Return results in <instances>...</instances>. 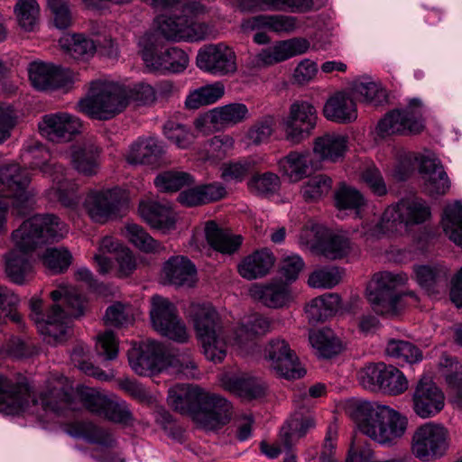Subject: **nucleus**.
<instances>
[{"instance_id": "nucleus-1", "label": "nucleus", "mask_w": 462, "mask_h": 462, "mask_svg": "<svg viewBox=\"0 0 462 462\" xmlns=\"http://www.w3.org/2000/svg\"><path fill=\"white\" fill-rule=\"evenodd\" d=\"M67 233L66 224L53 214L34 215L23 221L11 235L13 248L3 255L6 276L15 284H24L32 272L30 254Z\"/></svg>"}, {"instance_id": "nucleus-2", "label": "nucleus", "mask_w": 462, "mask_h": 462, "mask_svg": "<svg viewBox=\"0 0 462 462\" xmlns=\"http://www.w3.org/2000/svg\"><path fill=\"white\" fill-rule=\"evenodd\" d=\"M51 298L53 304L45 318L42 313V300L31 299V319L36 322L47 343L58 344L65 341L69 335L70 319L83 315L85 301L75 289L63 286L52 291Z\"/></svg>"}, {"instance_id": "nucleus-3", "label": "nucleus", "mask_w": 462, "mask_h": 462, "mask_svg": "<svg viewBox=\"0 0 462 462\" xmlns=\"http://www.w3.org/2000/svg\"><path fill=\"white\" fill-rule=\"evenodd\" d=\"M169 404L180 413L193 412L194 420L204 430H213L226 424L231 403L222 396L198 385H181L169 390Z\"/></svg>"}, {"instance_id": "nucleus-4", "label": "nucleus", "mask_w": 462, "mask_h": 462, "mask_svg": "<svg viewBox=\"0 0 462 462\" xmlns=\"http://www.w3.org/2000/svg\"><path fill=\"white\" fill-rule=\"evenodd\" d=\"M358 430L382 445H392L407 429V419L389 406L356 401L347 408Z\"/></svg>"}, {"instance_id": "nucleus-5", "label": "nucleus", "mask_w": 462, "mask_h": 462, "mask_svg": "<svg viewBox=\"0 0 462 462\" xmlns=\"http://www.w3.org/2000/svg\"><path fill=\"white\" fill-rule=\"evenodd\" d=\"M180 0H151V5L159 9H172L170 14L157 17L160 33L167 40L199 41L210 32L208 25L197 23L196 19L207 13V7L199 1H189L178 7Z\"/></svg>"}, {"instance_id": "nucleus-6", "label": "nucleus", "mask_w": 462, "mask_h": 462, "mask_svg": "<svg viewBox=\"0 0 462 462\" xmlns=\"http://www.w3.org/2000/svg\"><path fill=\"white\" fill-rule=\"evenodd\" d=\"M128 360L139 375H150L172 367L186 377H198V366L189 352L170 354L162 344L156 341H148L139 350L129 352Z\"/></svg>"}, {"instance_id": "nucleus-7", "label": "nucleus", "mask_w": 462, "mask_h": 462, "mask_svg": "<svg viewBox=\"0 0 462 462\" xmlns=\"http://www.w3.org/2000/svg\"><path fill=\"white\" fill-rule=\"evenodd\" d=\"M190 318L205 357L215 364L222 363L233 337L227 336L216 309L210 304H194Z\"/></svg>"}, {"instance_id": "nucleus-8", "label": "nucleus", "mask_w": 462, "mask_h": 462, "mask_svg": "<svg viewBox=\"0 0 462 462\" xmlns=\"http://www.w3.org/2000/svg\"><path fill=\"white\" fill-rule=\"evenodd\" d=\"M430 217V208L421 198L411 197L401 199L396 205L389 206L374 225H362L361 236L379 238L383 235L397 232L402 225L412 226L425 222Z\"/></svg>"}, {"instance_id": "nucleus-9", "label": "nucleus", "mask_w": 462, "mask_h": 462, "mask_svg": "<svg viewBox=\"0 0 462 462\" xmlns=\"http://www.w3.org/2000/svg\"><path fill=\"white\" fill-rule=\"evenodd\" d=\"M78 107L93 119H112L127 107V88L113 81H92L88 96L78 103Z\"/></svg>"}, {"instance_id": "nucleus-10", "label": "nucleus", "mask_w": 462, "mask_h": 462, "mask_svg": "<svg viewBox=\"0 0 462 462\" xmlns=\"http://www.w3.org/2000/svg\"><path fill=\"white\" fill-rule=\"evenodd\" d=\"M406 282L407 276L403 273H374L366 288V298L373 310L379 315H397L402 308V294L397 289Z\"/></svg>"}, {"instance_id": "nucleus-11", "label": "nucleus", "mask_w": 462, "mask_h": 462, "mask_svg": "<svg viewBox=\"0 0 462 462\" xmlns=\"http://www.w3.org/2000/svg\"><path fill=\"white\" fill-rule=\"evenodd\" d=\"M300 244L312 254L329 260L341 259L352 250V243L344 235L330 232L319 224L307 225L300 232Z\"/></svg>"}, {"instance_id": "nucleus-12", "label": "nucleus", "mask_w": 462, "mask_h": 462, "mask_svg": "<svg viewBox=\"0 0 462 462\" xmlns=\"http://www.w3.org/2000/svg\"><path fill=\"white\" fill-rule=\"evenodd\" d=\"M139 45L142 48V58L152 70L179 73L188 67V55L178 47H170L159 53L162 41L157 33L144 34L140 39Z\"/></svg>"}, {"instance_id": "nucleus-13", "label": "nucleus", "mask_w": 462, "mask_h": 462, "mask_svg": "<svg viewBox=\"0 0 462 462\" xmlns=\"http://www.w3.org/2000/svg\"><path fill=\"white\" fill-rule=\"evenodd\" d=\"M28 172L18 164L0 166V197L13 199L17 214L24 215L32 205L33 193L29 190Z\"/></svg>"}, {"instance_id": "nucleus-14", "label": "nucleus", "mask_w": 462, "mask_h": 462, "mask_svg": "<svg viewBox=\"0 0 462 462\" xmlns=\"http://www.w3.org/2000/svg\"><path fill=\"white\" fill-rule=\"evenodd\" d=\"M151 302L150 316L153 328L170 339L186 342L189 339L187 328L179 318L175 305L159 295L152 296Z\"/></svg>"}, {"instance_id": "nucleus-15", "label": "nucleus", "mask_w": 462, "mask_h": 462, "mask_svg": "<svg viewBox=\"0 0 462 462\" xmlns=\"http://www.w3.org/2000/svg\"><path fill=\"white\" fill-rule=\"evenodd\" d=\"M448 433L440 424L426 422L418 427L411 440L412 454L422 461L442 457L448 448Z\"/></svg>"}, {"instance_id": "nucleus-16", "label": "nucleus", "mask_w": 462, "mask_h": 462, "mask_svg": "<svg viewBox=\"0 0 462 462\" xmlns=\"http://www.w3.org/2000/svg\"><path fill=\"white\" fill-rule=\"evenodd\" d=\"M423 128L422 104L417 98L411 99L404 109L391 111L377 125V132L381 136L419 134Z\"/></svg>"}, {"instance_id": "nucleus-17", "label": "nucleus", "mask_w": 462, "mask_h": 462, "mask_svg": "<svg viewBox=\"0 0 462 462\" xmlns=\"http://www.w3.org/2000/svg\"><path fill=\"white\" fill-rule=\"evenodd\" d=\"M264 357L270 362V367L286 379L300 378L306 373L300 367L295 352L282 338H273L268 342L264 348Z\"/></svg>"}, {"instance_id": "nucleus-18", "label": "nucleus", "mask_w": 462, "mask_h": 462, "mask_svg": "<svg viewBox=\"0 0 462 462\" xmlns=\"http://www.w3.org/2000/svg\"><path fill=\"white\" fill-rule=\"evenodd\" d=\"M309 48L310 42L302 38L281 41L273 46L263 49L257 54L250 57L247 65L251 69H261L284 61L291 57L303 54Z\"/></svg>"}, {"instance_id": "nucleus-19", "label": "nucleus", "mask_w": 462, "mask_h": 462, "mask_svg": "<svg viewBox=\"0 0 462 462\" xmlns=\"http://www.w3.org/2000/svg\"><path fill=\"white\" fill-rule=\"evenodd\" d=\"M317 122V111L307 101L293 103L283 121L286 140L297 144L309 137Z\"/></svg>"}, {"instance_id": "nucleus-20", "label": "nucleus", "mask_w": 462, "mask_h": 462, "mask_svg": "<svg viewBox=\"0 0 462 462\" xmlns=\"http://www.w3.org/2000/svg\"><path fill=\"white\" fill-rule=\"evenodd\" d=\"M236 57L232 49L223 43L210 44L199 51L198 67L215 76H226L236 71Z\"/></svg>"}, {"instance_id": "nucleus-21", "label": "nucleus", "mask_w": 462, "mask_h": 462, "mask_svg": "<svg viewBox=\"0 0 462 462\" xmlns=\"http://www.w3.org/2000/svg\"><path fill=\"white\" fill-rule=\"evenodd\" d=\"M445 406L442 390L430 379L421 378L412 393V410L421 419H430L439 414Z\"/></svg>"}, {"instance_id": "nucleus-22", "label": "nucleus", "mask_w": 462, "mask_h": 462, "mask_svg": "<svg viewBox=\"0 0 462 462\" xmlns=\"http://www.w3.org/2000/svg\"><path fill=\"white\" fill-rule=\"evenodd\" d=\"M29 78L39 90L67 88L73 82L72 72L50 63L34 61L29 65Z\"/></svg>"}, {"instance_id": "nucleus-23", "label": "nucleus", "mask_w": 462, "mask_h": 462, "mask_svg": "<svg viewBox=\"0 0 462 462\" xmlns=\"http://www.w3.org/2000/svg\"><path fill=\"white\" fill-rule=\"evenodd\" d=\"M37 403L27 384L0 374V412L14 415L23 411L30 403Z\"/></svg>"}, {"instance_id": "nucleus-24", "label": "nucleus", "mask_w": 462, "mask_h": 462, "mask_svg": "<svg viewBox=\"0 0 462 462\" xmlns=\"http://www.w3.org/2000/svg\"><path fill=\"white\" fill-rule=\"evenodd\" d=\"M80 128V120L68 113L46 115L39 123L40 131L51 142L69 141Z\"/></svg>"}, {"instance_id": "nucleus-25", "label": "nucleus", "mask_w": 462, "mask_h": 462, "mask_svg": "<svg viewBox=\"0 0 462 462\" xmlns=\"http://www.w3.org/2000/svg\"><path fill=\"white\" fill-rule=\"evenodd\" d=\"M123 195L119 189L90 192L85 200L89 217L95 222H106L118 209Z\"/></svg>"}, {"instance_id": "nucleus-26", "label": "nucleus", "mask_w": 462, "mask_h": 462, "mask_svg": "<svg viewBox=\"0 0 462 462\" xmlns=\"http://www.w3.org/2000/svg\"><path fill=\"white\" fill-rule=\"evenodd\" d=\"M420 172L425 192L430 196L445 195L450 189V180L440 161L436 157L421 158Z\"/></svg>"}, {"instance_id": "nucleus-27", "label": "nucleus", "mask_w": 462, "mask_h": 462, "mask_svg": "<svg viewBox=\"0 0 462 462\" xmlns=\"http://www.w3.org/2000/svg\"><path fill=\"white\" fill-rule=\"evenodd\" d=\"M162 277L176 287H192L197 282V270L187 257L172 256L163 263Z\"/></svg>"}, {"instance_id": "nucleus-28", "label": "nucleus", "mask_w": 462, "mask_h": 462, "mask_svg": "<svg viewBox=\"0 0 462 462\" xmlns=\"http://www.w3.org/2000/svg\"><path fill=\"white\" fill-rule=\"evenodd\" d=\"M413 272L417 282L430 296H437L446 290L449 270L445 265H417Z\"/></svg>"}, {"instance_id": "nucleus-29", "label": "nucleus", "mask_w": 462, "mask_h": 462, "mask_svg": "<svg viewBox=\"0 0 462 462\" xmlns=\"http://www.w3.org/2000/svg\"><path fill=\"white\" fill-rule=\"evenodd\" d=\"M139 214L151 227L167 233L175 228L176 219L168 204L157 201H142L139 205Z\"/></svg>"}, {"instance_id": "nucleus-30", "label": "nucleus", "mask_w": 462, "mask_h": 462, "mask_svg": "<svg viewBox=\"0 0 462 462\" xmlns=\"http://www.w3.org/2000/svg\"><path fill=\"white\" fill-rule=\"evenodd\" d=\"M274 262L275 257L270 250H256L241 261L238 264V273L249 281L259 279L269 273Z\"/></svg>"}, {"instance_id": "nucleus-31", "label": "nucleus", "mask_w": 462, "mask_h": 462, "mask_svg": "<svg viewBox=\"0 0 462 462\" xmlns=\"http://www.w3.org/2000/svg\"><path fill=\"white\" fill-rule=\"evenodd\" d=\"M278 166L282 174L291 182H298L310 175L312 160L309 151H292L279 160Z\"/></svg>"}, {"instance_id": "nucleus-32", "label": "nucleus", "mask_w": 462, "mask_h": 462, "mask_svg": "<svg viewBox=\"0 0 462 462\" xmlns=\"http://www.w3.org/2000/svg\"><path fill=\"white\" fill-rule=\"evenodd\" d=\"M323 112L327 119L341 124L350 123L357 118L356 103L346 92H337L329 97Z\"/></svg>"}, {"instance_id": "nucleus-33", "label": "nucleus", "mask_w": 462, "mask_h": 462, "mask_svg": "<svg viewBox=\"0 0 462 462\" xmlns=\"http://www.w3.org/2000/svg\"><path fill=\"white\" fill-rule=\"evenodd\" d=\"M347 138L344 135L328 133L317 137L313 143V153L323 162H337L344 157Z\"/></svg>"}, {"instance_id": "nucleus-34", "label": "nucleus", "mask_w": 462, "mask_h": 462, "mask_svg": "<svg viewBox=\"0 0 462 462\" xmlns=\"http://www.w3.org/2000/svg\"><path fill=\"white\" fill-rule=\"evenodd\" d=\"M205 236L209 245L222 254H234L240 247L243 238L232 235L228 230L221 228L215 221H208L205 225Z\"/></svg>"}, {"instance_id": "nucleus-35", "label": "nucleus", "mask_w": 462, "mask_h": 462, "mask_svg": "<svg viewBox=\"0 0 462 462\" xmlns=\"http://www.w3.org/2000/svg\"><path fill=\"white\" fill-rule=\"evenodd\" d=\"M251 294L269 308H281L291 300V292L288 284L278 282L266 285H255Z\"/></svg>"}, {"instance_id": "nucleus-36", "label": "nucleus", "mask_w": 462, "mask_h": 462, "mask_svg": "<svg viewBox=\"0 0 462 462\" xmlns=\"http://www.w3.org/2000/svg\"><path fill=\"white\" fill-rule=\"evenodd\" d=\"M271 330V321L268 318L254 314L234 331L233 345L243 349L256 336H263Z\"/></svg>"}, {"instance_id": "nucleus-37", "label": "nucleus", "mask_w": 462, "mask_h": 462, "mask_svg": "<svg viewBox=\"0 0 462 462\" xmlns=\"http://www.w3.org/2000/svg\"><path fill=\"white\" fill-rule=\"evenodd\" d=\"M99 150L93 143H82L71 148L70 161L73 168L80 174L93 176L98 169Z\"/></svg>"}, {"instance_id": "nucleus-38", "label": "nucleus", "mask_w": 462, "mask_h": 462, "mask_svg": "<svg viewBox=\"0 0 462 462\" xmlns=\"http://www.w3.org/2000/svg\"><path fill=\"white\" fill-rule=\"evenodd\" d=\"M226 390L247 400L260 398L264 394V384L256 377L232 375L223 379Z\"/></svg>"}, {"instance_id": "nucleus-39", "label": "nucleus", "mask_w": 462, "mask_h": 462, "mask_svg": "<svg viewBox=\"0 0 462 462\" xmlns=\"http://www.w3.org/2000/svg\"><path fill=\"white\" fill-rule=\"evenodd\" d=\"M314 426L315 421L312 417L296 413L281 429L280 441L287 450H291L296 442Z\"/></svg>"}, {"instance_id": "nucleus-40", "label": "nucleus", "mask_w": 462, "mask_h": 462, "mask_svg": "<svg viewBox=\"0 0 462 462\" xmlns=\"http://www.w3.org/2000/svg\"><path fill=\"white\" fill-rule=\"evenodd\" d=\"M162 152V146L156 139H140L131 145L126 160L131 164H152Z\"/></svg>"}, {"instance_id": "nucleus-41", "label": "nucleus", "mask_w": 462, "mask_h": 462, "mask_svg": "<svg viewBox=\"0 0 462 462\" xmlns=\"http://www.w3.org/2000/svg\"><path fill=\"white\" fill-rule=\"evenodd\" d=\"M353 95L361 102L378 106L387 102V93L380 84L368 78L356 79L353 82Z\"/></svg>"}, {"instance_id": "nucleus-42", "label": "nucleus", "mask_w": 462, "mask_h": 462, "mask_svg": "<svg viewBox=\"0 0 462 462\" xmlns=\"http://www.w3.org/2000/svg\"><path fill=\"white\" fill-rule=\"evenodd\" d=\"M225 94L221 83H215L196 88L189 93L185 100V108L196 110L201 106L211 105L220 99Z\"/></svg>"}, {"instance_id": "nucleus-43", "label": "nucleus", "mask_w": 462, "mask_h": 462, "mask_svg": "<svg viewBox=\"0 0 462 462\" xmlns=\"http://www.w3.org/2000/svg\"><path fill=\"white\" fill-rule=\"evenodd\" d=\"M60 45L75 60L88 59L96 51V44L93 40L83 34L64 35L60 40Z\"/></svg>"}, {"instance_id": "nucleus-44", "label": "nucleus", "mask_w": 462, "mask_h": 462, "mask_svg": "<svg viewBox=\"0 0 462 462\" xmlns=\"http://www.w3.org/2000/svg\"><path fill=\"white\" fill-rule=\"evenodd\" d=\"M69 434L75 438H82L87 441L104 447H112L114 439L111 434L91 422H78L72 425Z\"/></svg>"}, {"instance_id": "nucleus-45", "label": "nucleus", "mask_w": 462, "mask_h": 462, "mask_svg": "<svg viewBox=\"0 0 462 462\" xmlns=\"http://www.w3.org/2000/svg\"><path fill=\"white\" fill-rule=\"evenodd\" d=\"M44 174H48L57 185L53 187L54 197L64 206L70 207L75 204L72 190L66 188L64 168L60 164H44L42 168Z\"/></svg>"}, {"instance_id": "nucleus-46", "label": "nucleus", "mask_w": 462, "mask_h": 462, "mask_svg": "<svg viewBox=\"0 0 462 462\" xmlns=\"http://www.w3.org/2000/svg\"><path fill=\"white\" fill-rule=\"evenodd\" d=\"M441 223L449 239L462 247V205L456 202L448 206L444 210Z\"/></svg>"}, {"instance_id": "nucleus-47", "label": "nucleus", "mask_w": 462, "mask_h": 462, "mask_svg": "<svg viewBox=\"0 0 462 462\" xmlns=\"http://www.w3.org/2000/svg\"><path fill=\"white\" fill-rule=\"evenodd\" d=\"M125 236L136 248L140 251L150 254L159 253L164 247L152 237L145 229L134 223H129L125 226Z\"/></svg>"}, {"instance_id": "nucleus-48", "label": "nucleus", "mask_w": 462, "mask_h": 462, "mask_svg": "<svg viewBox=\"0 0 462 462\" xmlns=\"http://www.w3.org/2000/svg\"><path fill=\"white\" fill-rule=\"evenodd\" d=\"M215 123L222 126H233L249 117L247 106L243 103H231L214 108Z\"/></svg>"}, {"instance_id": "nucleus-49", "label": "nucleus", "mask_w": 462, "mask_h": 462, "mask_svg": "<svg viewBox=\"0 0 462 462\" xmlns=\"http://www.w3.org/2000/svg\"><path fill=\"white\" fill-rule=\"evenodd\" d=\"M310 342L316 349L317 355L324 358H331L340 351V345L330 329L311 333Z\"/></svg>"}, {"instance_id": "nucleus-50", "label": "nucleus", "mask_w": 462, "mask_h": 462, "mask_svg": "<svg viewBox=\"0 0 462 462\" xmlns=\"http://www.w3.org/2000/svg\"><path fill=\"white\" fill-rule=\"evenodd\" d=\"M19 25L25 31H34L39 23L40 6L36 0H18L14 7Z\"/></svg>"}, {"instance_id": "nucleus-51", "label": "nucleus", "mask_w": 462, "mask_h": 462, "mask_svg": "<svg viewBox=\"0 0 462 462\" xmlns=\"http://www.w3.org/2000/svg\"><path fill=\"white\" fill-rule=\"evenodd\" d=\"M88 349L82 344H77L70 355L71 362L84 374L97 378L100 381H109L112 376L102 371L100 368L95 366L88 360Z\"/></svg>"}, {"instance_id": "nucleus-52", "label": "nucleus", "mask_w": 462, "mask_h": 462, "mask_svg": "<svg viewBox=\"0 0 462 462\" xmlns=\"http://www.w3.org/2000/svg\"><path fill=\"white\" fill-rule=\"evenodd\" d=\"M280 185L279 176L270 171L254 174L247 183L251 193L262 197L273 195L280 189Z\"/></svg>"}, {"instance_id": "nucleus-53", "label": "nucleus", "mask_w": 462, "mask_h": 462, "mask_svg": "<svg viewBox=\"0 0 462 462\" xmlns=\"http://www.w3.org/2000/svg\"><path fill=\"white\" fill-rule=\"evenodd\" d=\"M192 182L193 179L189 173L178 171H164L154 180L155 186L164 192L177 191Z\"/></svg>"}, {"instance_id": "nucleus-54", "label": "nucleus", "mask_w": 462, "mask_h": 462, "mask_svg": "<svg viewBox=\"0 0 462 462\" xmlns=\"http://www.w3.org/2000/svg\"><path fill=\"white\" fill-rule=\"evenodd\" d=\"M385 351L388 356L408 363H415L422 358L421 352L416 346L403 340H390Z\"/></svg>"}, {"instance_id": "nucleus-55", "label": "nucleus", "mask_w": 462, "mask_h": 462, "mask_svg": "<svg viewBox=\"0 0 462 462\" xmlns=\"http://www.w3.org/2000/svg\"><path fill=\"white\" fill-rule=\"evenodd\" d=\"M163 133L170 142L181 149L188 148L194 140L190 129L175 121H168L163 126Z\"/></svg>"}, {"instance_id": "nucleus-56", "label": "nucleus", "mask_w": 462, "mask_h": 462, "mask_svg": "<svg viewBox=\"0 0 462 462\" xmlns=\"http://www.w3.org/2000/svg\"><path fill=\"white\" fill-rule=\"evenodd\" d=\"M332 180L326 175H317L304 184L301 188V195L306 201H314L331 189Z\"/></svg>"}, {"instance_id": "nucleus-57", "label": "nucleus", "mask_w": 462, "mask_h": 462, "mask_svg": "<svg viewBox=\"0 0 462 462\" xmlns=\"http://www.w3.org/2000/svg\"><path fill=\"white\" fill-rule=\"evenodd\" d=\"M341 281L339 270L336 267H324L312 272L308 284L312 288L331 289Z\"/></svg>"}, {"instance_id": "nucleus-58", "label": "nucleus", "mask_w": 462, "mask_h": 462, "mask_svg": "<svg viewBox=\"0 0 462 462\" xmlns=\"http://www.w3.org/2000/svg\"><path fill=\"white\" fill-rule=\"evenodd\" d=\"M274 118L265 116L256 121L247 131L246 138L250 143L259 145L266 143L273 133Z\"/></svg>"}, {"instance_id": "nucleus-59", "label": "nucleus", "mask_w": 462, "mask_h": 462, "mask_svg": "<svg viewBox=\"0 0 462 462\" xmlns=\"http://www.w3.org/2000/svg\"><path fill=\"white\" fill-rule=\"evenodd\" d=\"M235 141L228 134L217 135L205 144V160L217 161L223 159L234 147Z\"/></svg>"}, {"instance_id": "nucleus-60", "label": "nucleus", "mask_w": 462, "mask_h": 462, "mask_svg": "<svg viewBox=\"0 0 462 462\" xmlns=\"http://www.w3.org/2000/svg\"><path fill=\"white\" fill-rule=\"evenodd\" d=\"M71 258L68 250L48 248L42 255V262L53 273H60L70 265Z\"/></svg>"}, {"instance_id": "nucleus-61", "label": "nucleus", "mask_w": 462, "mask_h": 462, "mask_svg": "<svg viewBox=\"0 0 462 462\" xmlns=\"http://www.w3.org/2000/svg\"><path fill=\"white\" fill-rule=\"evenodd\" d=\"M79 396L88 411L101 416L108 396L99 390L90 387H80L79 389Z\"/></svg>"}, {"instance_id": "nucleus-62", "label": "nucleus", "mask_w": 462, "mask_h": 462, "mask_svg": "<svg viewBox=\"0 0 462 462\" xmlns=\"http://www.w3.org/2000/svg\"><path fill=\"white\" fill-rule=\"evenodd\" d=\"M101 416L117 423H127L133 420L132 412L125 401H117L109 397Z\"/></svg>"}, {"instance_id": "nucleus-63", "label": "nucleus", "mask_w": 462, "mask_h": 462, "mask_svg": "<svg viewBox=\"0 0 462 462\" xmlns=\"http://www.w3.org/2000/svg\"><path fill=\"white\" fill-rule=\"evenodd\" d=\"M105 321L114 327H124L132 324L134 315L129 305L116 302L106 309Z\"/></svg>"}, {"instance_id": "nucleus-64", "label": "nucleus", "mask_w": 462, "mask_h": 462, "mask_svg": "<svg viewBox=\"0 0 462 462\" xmlns=\"http://www.w3.org/2000/svg\"><path fill=\"white\" fill-rule=\"evenodd\" d=\"M40 401L44 410L59 411L70 402V395L63 388L54 387L49 392L42 393Z\"/></svg>"}]
</instances>
